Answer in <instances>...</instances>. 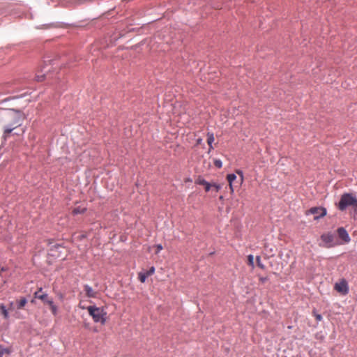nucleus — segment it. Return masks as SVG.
Masks as SVG:
<instances>
[{
	"mask_svg": "<svg viewBox=\"0 0 357 357\" xmlns=\"http://www.w3.org/2000/svg\"><path fill=\"white\" fill-rule=\"evenodd\" d=\"M43 70H40V72L38 71L36 75V79L38 82H43L45 79V75L42 74Z\"/></svg>",
	"mask_w": 357,
	"mask_h": 357,
	"instance_id": "obj_14",
	"label": "nucleus"
},
{
	"mask_svg": "<svg viewBox=\"0 0 357 357\" xmlns=\"http://www.w3.org/2000/svg\"><path fill=\"white\" fill-rule=\"evenodd\" d=\"M236 173L240 176V184H241L244 181L243 173L241 170L239 169L236 170Z\"/></svg>",
	"mask_w": 357,
	"mask_h": 357,
	"instance_id": "obj_22",
	"label": "nucleus"
},
{
	"mask_svg": "<svg viewBox=\"0 0 357 357\" xmlns=\"http://www.w3.org/2000/svg\"><path fill=\"white\" fill-rule=\"evenodd\" d=\"M148 276L146 275V273L140 272L138 274V278L139 281L142 283H144Z\"/></svg>",
	"mask_w": 357,
	"mask_h": 357,
	"instance_id": "obj_17",
	"label": "nucleus"
},
{
	"mask_svg": "<svg viewBox=\"0 0 357 357\" xmlns=\"http://www.w3.org/2000/svg\"><path fill=\"white\" fill-rule=\"evenodd\" d=\"M337 233L339 238L342 241V243H348L350 242L351 238L349 236L348 232L344 227H339L337 229Z\"/></svg>",
	"mask_w": 357,
	"mask_h": 357,
	"instance_id": "obj_8",
	"label": "nucleus"
},
{
	"mask_svg": "<svg viewBox=\"0 0 357 357\" xmlns=\"http://www.w3.org/2000/svg\"><path fill=\"white\" fill-rule=\"evenodd\" d=\"M86 211V208L85 207L77 206L73 210V213L74 215L81 214L84 213Z\"/></svg>",
	"mask_w": 357,
	"mask_h": 357,
	"instance_id": "obj_12",
	"label": "nucleus"
},
{
	"mask_svg": "<svg viewBox=\"0 0 357 357\" xmlns=\"http://www.w3.org/2000/svg\"><path fill=\"white\" fill-rule=\"evenodd\" d=\"M23 119V114L20 111L11 109L6 116L8 124L4 127L3 137L7 139L13 130L22 125Z\"/></svg>",
	"mask_w": 357,
	"mask_h": 357,
	"instance_id": "obj_1",
	"label": "nucleus"
},
{
	"mask_svg": "<svg viewBox=\"0 0 357 357\" xmlns=\"http://www.w3.org/2000/svg\"><path fill=\"white\" fill-rule=\"evenodd\" d=\"M236 178V176L234 174H230L227 176V179L229 184H233L234 181Z\"/></svg>",
	"mask_w": 357,
	"mask_h": 357,
	"instance_id": "obj_18",
	"label": "nucleus"
},
{
	"mask_svg": "<svg viewBox=\"0 0 357 357\" xmlns=\"http://www.w3.org/2000/svg\"><path fill=\"white\" fill-rule=\"evenodd\" d=\"M312 313L317 321H320L322 320V316L319 314H317L315 310H314Z\"/></svg>",
	"mask_w": 357,
	"mask_h": 357,
	"instance_id": "obj_24",
	"label": "nucleus"
},
{
	"mask_svg": "<svg viewBox=\"0 0 357 357\" xmlns=\"http://www.w3.org/2000/svg\"><path fill=\"white\" fill-rule=\"evenodd\" d=\"M321 240L324 244H320V246H323L327 248H330L340 244V243L335 241V236L331 233L323 234L321 236Z\"/></svg>",
	"mask_w": 357,
	"mask_h": 357,
	"instance_id": "obj_4",
	"label": "nucleus"
},
{
	"mask_svg": "<svg viewBox=\"0 0 357 357\" xmlns=\"http://www.w3.org/2000/svg\"><path fill=\"white\" fill-rule=\"evenodd\" d=\"M214 135L213 132H208L207 133V143L208 144V146H211V144H213V142H214Z\"/></svg>",
	"mask_w": 357,
	"mask_h": 357,
	"instance_id": "obj_16",
	"label": "nucleus"
},
{
	"mask_svg": "<svg viewBox=\"0 0 357 357\" xmlns=\"http://www.w3.org/2000/svg\"><path fill=\"white\" fill-rule=\"evenodd\" d=\"M84 290L86 293V296L89 298H96L97 291H96L91 287L88 284L84 286Z\"/></svg>",
	"mask_w": 357,
	"mask_h": 357,
	"instance_id": "obj_9",
	"label": "nucleus"
},
{
	"mask_svg": "<svg viewBox=\"0 0 357 357\" xmlns=\"http://www.w3.org/2000/svg\"><path fill=\"white\" fill-rule=\"evenodd\" d=\"M35 299H36V298H33V299H32V300L31 301V303H35Z\"/></svg>",
	"mask_w": 357,
	"mask_h": 357,
	"instance_id": "obj_34",
	"label": "nucleus"
},
{
	"mask_svg": "<svg viewBox=\"0 0 357 357\" xmlns=\"http://www.w3.org/2000/svg\"><path fill=\"white\" fill-rule=\"evenodd\" d=\"M79 307L84 310L86 309L87 307L84 306V305H82V303L80 302L79 304Z\"/></svg>",
	"mask_w": 357,
	"mask_h": 357,
	"instance_id": "obj_30",
	"label": "nucleus"
},
{
	"mask_svg": "<svg viewBox=\"0 0 357 357\" xmlns=\"http://www.w3.org/2000/svg\"><path fill=\"white\" fill-rule=\"evenodd\" d=\"M86 310L95 323H100L102 325L105 324L107 321V312L103 307L90 305L86 307Z\"/></svg>",
	"mask_w": 357,
	"mask_h": 357,
	"instance_id": "obj_2",
	"label": "nucleus"
},
{
	"mask_svg": "<svg viewBox=\"0 0 357 357\" xmlns=\"http://www.w3.org/2000/svg\"><path fill=\"white\" fill-rule=\"evenodd\" d=\"M229 189H230L231 193H233L234 191L233 184H229Z\"/></svg>",
	"mask_w": 357,
	"mask_h": 357,
	"instance_id": "obj_29",
	"label": "nucleus"
},
{
	"mask_svg": "<svg viewBox=\"0 0 357 357\" xmlns=\"http://www.w3.org/2000/svg\"><path fill=\"white\" fill-rule=\"evenodd\" d=\"M146 275L149 277L150 275H152L155 273V268L153 266H151L149 271L145 272Z\"/></svg>",
	"mask_w": 357,
	"mask_h": 357,
	"instance_id": "obj_25",
	"label": "nucleus"
},
{
	"mask_svg": "<svg viewBox=\"0 0 357 357\" xmlns=\"http://www.w3.org/2000/svg\"><path fill=\"white\" fill-rule=\"evenodd\" d=\"M248 264L249 266H250L252 268H254V257L252 255H250L248 256Z\"/></svg>",
	"mask_w": 357,
	"mask_h": 357,
	"instance_id": "obj_19",
	"label": "nucleus"
},
{
	"mask_svg": "<svg viewBox=\"0 0 357 357\" xmlns=\"http://www.w3.org/2000/svg\"><path fill=\"white\" fill-rule=\"evenodd\" d=\"M334 289L342 295H346L349 293L348 283L345 279H342L338 282H336Z\"/></svg>",
	"mask_w": 357,
	"mask_h": 357,
	"instance_id": "obj_5",
	"label": "nucleus"
},
{
	"mask_svg": "<svg viewBox=\"0 0 357 357\" xmlns=\"http://www.w3.org/2000/svg\"><path fill=\"white\" fill-rule=\"evenodd\" d=\"M201 142H202V139H197V144H201Z\"/></svg>",
	"mask_w": 357,
	"mask_h": 357,
	"instance_id": "obj_33",
	"label": "nucleus"
},
{
	"mask_svg": "<svg viewBox=\"0 0 357 357\" xmlns=\"http://www.w3.org/2000/svg\"><path fill=\"white\" fill-rule=\"evenodd\" d=\"M10 349L8 348H4L2 345H0V357H2L4 354H9Z\"/></svg>",
	"mask_w": 357,
	"mask_h": 357,
	"instance_id": "obj_15",
	"label": "nucleus"
},
{
	"mask_svg": "<svg viewBox=\"0 0 357 357\" xmlns=\"http://www.w3.org/2000/svg\"><path fill=\"white\" fill-rule=\"evenodd\" d=\"M163 249V247L160 244H158L156 245V251L155 253L158 254Z\"/></svg>",
	"mask_w": 357,
	"mask_h": 357,
	"instance_id": "obj_27",
	"label": "nucleus"
},
{
	"mask_svg": "<svg viewBox=\"0 0 357 357\" xmlns=\"http://www.w3.org/2000/svg\"><path fill=\"white\" fill-rule=\"evenodd\" d=\"M27 303V300L26 299V298H21L18 301H17V309H22L23 308L26 304Z\"/></svg>",
	"mask_w": 357,
	"mask_h": 357,
	"instance_id": "obj_10",
	"label": "nucleus"
},
{
	"mask_svg": "<svg viewBox=\"0 0 357 357\" xmlns=\"http://www.w3.org/2000/svg\"><path fill=\"white\" fill-rule=\"evenodd\" d=\"M6 271V269H5L4 268H2L1 269V271Z\"/></svg>",
	"mask_w": 357,
	"mask_h": 357,
	"instance_id": "obj_35",
	"label": "nucleus"
},
{
	"mask_svg": "<svg viewBox=\"0 0 357 357\" xmlns=\"http://www.w3.org/2000/svg\"><path fill=\"white\" fill-rule=\"evenodd\" d=\"M195 183L198 185H205L207 183V181L202 178V177H199L196 181Z\"/></svg>",
	"mask_w": 357,
	"mask_h": 357,
	"instance_id": "obj_20",
	"label": "nucleus"
},
{
	"mask_svg": "<svg viewBox=\"0 0 357 357\" xmlns=\"http://www.w3.org/2000/svg\"><path fill=\"white\" fill-rule=\"evenodd\" d=\"M259 280L264 283L267 280V278H260Z\"/></svg>",
	"mask_w": 357,
	"mask_h": 357,
	"instance_id": "obj_31",
	"label": "nucleus"
},
{
	"mask_svg": "<svg viewBox=\"0 0 357 357\" xmlns=\"http://www.w3.org/2000/svg\"><path fill=\"white\" fill-rule=\"evenodd\" d=\"M48 305L50 307L51 312L54 315H56L58 312V308L57 306L54 304L53 301H48Z\"/></svg>",
	"mask_w": 357,
	"mask_h": 357,
	"instance_id": "obj_11",
	"label": "nucleus"
},
{
	"mask_svg": "<svg viewBox=\"0 0 357 357\" xmlns=\"http://www.w3.org/2000/svg\"><path fill=\"white\" fill-rule=\"evenodd\" d=\"M308 213L314 215V220H317L326 215V210L323 207H312L308 211Z\"/></svg>",
	"mask_w": 357,
	"mask_h": 357,
	"instance_id": "obj_6",
	"label": "nucleus"
},
{
	"mask_svg": "<svg viewBox=\"0 0 357 357\" xmlns=\"http://www.w3.org/2000/svg\"><path fill=\"white\" fill-rule=\"evenodd\" d=\"M204 186H205L206 192H208L211 190V187H212V184L208 183V182H207L206 185H205Z\"/></svg>",
	"mask_w": 357,
	"mask_h": 357,
	"instance_id": "obj_28",
	"label": "nucleus"
},
{
	"mask_svg": "<svg viewBox=\"0 0 357 357\" xmlns=\"http://www.w3.org/2000/svg\"><path fill=\"white\" fill-rule=\"evenodd\" d=\"M256 260H257V266L261 268V269H265V265L264 264L261 263V257L259 256H257V258H256Z\"/></svg>",
	"mask_w": 357,
	"mask_h": 357,
	"instance_id": "obj_21",
	"label": "nucleus"
},
{
	"mask_svg": "<svg viewBox=\"0 0 357 357\" xmlns=\"http://www.w3.org/2000/svg\"><path fill=\"white\" fill-rule=\"evenodd\" d=\"M337 206L338 209L342 211L349 206H352L355 211H357V198L352 193H344Z\"/></svg>",
	"mask_w": 357,
	"mask_h": 357,
	"instance_id": "obj_3",
	"label": "nucleus"
},
{
	"mask_svg": "<svg viewBox=\"0 0 357 357\" xmlns=\"http://www.w3.org/2000/svg\"><path fill=\"white\" fill-rule=\"evenodd\" d=\"M209 146V149H208L209 151H211L212 149H213L212 144H211V146Z\"/></svg>",
	"mask_w": 357,
	"mask_h": 357,
	"instance_id": "obj_32",
	"label": "nucleus"
},
{
	"mask_svg": "<svg viewBox=\"0 0 357 357\" xmlns=\"http://www.w3.org/2000/svg\"><path fill=\"white\" fill-rule=\"evenodd\" d=\"M216 192H218L220 188H221V186L215 183H212V187Z\"/></svg>",
	"mask_w": 357,
	"mask_h": 357,
	"instance_id": "obj_26",
	"label": "nucleus"
},
{
	"mask_svg": "<svg viewBox=\"0 0 357 357\" xmlns=\"http://www.w3.org/2000/svg\"><path fill=\"white\" fill-rule=\"evenodd\" d=\"M0 313L3 316L5 319L8 318V312L3 305H0Z\"/></svg>",
	"mask_w": 357,
	"mask_h": 357,
	"instance_id": "obj_13",
	"label": "nucleus"
},
{
	"mask_svg": "<svg viewBox=\"0 0 357 357\" xmlns=\"http://www.w3.org/2000/svg\"><path fill=\"white\" fill-rule=\"evenodd\" d=\"M213 163L217 168H221L222 167V162L219 159H215Z\"/></svg>",
	"mask_w": 357,
	"mask_h": 357,
	"instance_id": "obj_23",
	"label": "nucleus"
},
{
	"mask_svg": "<svg viewBox=\"0 0 357 357\" xmlns=\"http://www.w3.org/2000/svg\"><path fill=\"white\" fill-rule=\"evenodd\" d=\"M34 298L41 300L45 304L48 305V301H52L53 300L48 296L46 293L43 291L42 287H40L38 291L33 294Z\"/></svg>",
	"mask_w": 357,
	"mask_h": 357,
	"instance_id": "obj_7",
	"label": "nucleus"
}]
</instances>
